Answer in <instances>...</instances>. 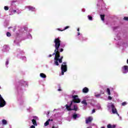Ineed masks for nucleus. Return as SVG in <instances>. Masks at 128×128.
<instances>
[{
  "instance_id": "1",
  "label": "nucleus",
  "mask_w": 128,
  "mask_h": 128,
  "mask_svg": "<svg viewBox=\"0 0 128 128\" xmlns=\"http://www.w3.org/2000/svg\"><path fill=\"white\" fill-rule=\"evenodd\" d=\"M54 42L55 44L54 47L56 49L54 50V52L52 54V56H55L54 64L55 66H58V58L60 56V51H58V49L60 46V38H55Z\"/></svg>"
},
{
  "instance_id": "2",
  "label": "nucleus",
  "mask_w": 128,
  "mask_h": 128,
  "mask_svg": "<svg viewBox=\"0 0 128 128\" xmlns=\"http://www.w3.org/2000/svg\"><path fill=\"white\" fill-rule=\"evenodd\" d=\"M72 98L73 100L70 102H68L66 105V108L68 110H75V112H76L78 110V106H75L74 104H79V102H80V100L78 99V96L72 95Z\"/></svg>"
},
{
  "instance_id": "3",
  "label": "nucleus",
  "mask_w": 128,
  "mask_h": 128,
  "mask_svg": "<svg viewBox=\"0 0 128 128\" xmlns=\"http://www.w3.org/2000/svg\"><path fill=\"white\" fill-rule=\"evenodd\" d=\"M11 6L10 8L9 12L10 16H12V14H20L22 12L20 10H18L16 8V4L18 2L16 0H13L10 2Z\"/></svg>"
},
{
  "instance_id": "4",
  "label": "nucleus",
  "mask_w": 128,
  "mask_h": 128,
  "mask_svg": "<svg viewBox=\"0 0 128 128\" xmlns=\"http://www.w3.org/2000/svg\"><path fill=\"white\" fill-rule=\"evenodd\" d=\"M107 108L109 112H112L114 114H118V116H120V114H118V110H116V108L112 102L108 103Z\"/></svg>"
},
{
  "instance_id": "5",
  "label": "nucleus",
  "mask_w": 128,
  "mask_h": 128,
  "mask_svg": "<svg viewBox=\"0 0 128 128\" xmlns=\"http://www.w3.org/2000/svg\"><path fill=\"white\" fill-rule=\"evenodd\" d=\"M115 40H119L117 44L118 46H128V40L126 42V43L122 42V40H120V34H118L114 38Z\"/></svg>"
},
{
  "instance_id": "6",
  "label": "nucleus",
  "mask_w": 128,
  "mask_h": 128,
  "mask_svg": "<svg viewBox=\"0 0 128 128\" xmlns=\"http://www.w3.org/2000/svg\"><path fill=\"white\" fill-rule=\"evenodd\" d=\"M96 8L98 10V12H100V10L106 8V4L104 2V0H98V2L96 4Z\"/></svg>"
},
{
  "instance_id": "7",
  "label": "nucleus",
  "mask_w": 128,
  "mask_h": 128,
  "mask_svg": "<svg viewBox=\"0 0 128 128\" xmlns=\"http://www.w3.org/2000/svg\"><path fill=\"white\" fill-rule=\"evenodd\" d=\"M61 75L64 76V72L68 71V65H66V62H64L61 66Z\"/></svg>"
},
{
  "instance_id": "8",
  "label": "nucleus",
  "mask_w": 128,
  "mask_h": 128,
  "mask_svg": "<svg viewBox=\"0 0 128 128\" xmlns=\"http://www.w3.org/2000/svg\"><path fill=\"white\" fill-rule=\"evenodd\" d=\"M22 34H23V36L27 34V38H29L30 40H32V35L30 33H28V28L26 27L22 29Z\"/></svg>"
},
{
  "instance_id": "9",
  "label": "nucleus",
  "mask_w": 128,
  "mask_h": 128,
  "mask_svg": "<svg viewBox=\"0 0 128 128\" xmlns=\"http://www.w3.org/2000/svg\"><path fill=\"white\" fill-rule=\"evenodd\" d=\"M77 34L78 36V40H80V42H84L86 40H88V38L83 37L82 34H80V32H78Z\"/></svg>"
},
{
  "instance_id": "10",
  "label": "nucleus",
  "mask_w": 128,
  "mask_h": 128,
  "mask_svg": "<svg viewBox=\"0 0 128 128\" xmlns=\"http://www.w3.org/2000/svg\"><path fill=\"white\" fill-rule=\"evenodd\" d=\"M6 104V102L4 100V98L0 99V108H4Z\"/></svg>"
},
{
  "instance_id": "11",
  "label": "nucleus",
  "mask_w": 128,
  "mask_h": 128,
  "mask_svg": "<svg viewBox=\"0 0 128 128\" xmlns=\"http://www.w3.org/2000/svg\"><path fill=\"white\" fill-rule=\"evenodd\" d=\"M122 74H128V66H124L122 67Z\"/></svg>"
},
{
  "instance_id": "12",
  "label": "nucleus",
  "mask_w": 128,
  "mask_h": 128,
  "mask_svg": "<svg viewBox=\"0 0 128 128\" xmlns=\"http://www.w3.org/2000/svg\"><path fill=\"white\" fill-rule=\"evenodd\" d=\"M22 54H24V51L20 50V54H17V56L18 58H20L22 60L26 61V56H24L20 58V56H22Z\"/></svg>"
},
{
  "instance_id": "13",
  "label": "nucleus",
  "mask_w": 128,
  "mask_h": 128,
  "mask_svg": "<svg viewBox=\"0 0 128 128\" xmlns=\"http://www.w3.org/2000/svg\"><path fill=\"white\" fill-rule=\"evenodd\" d=\"M32 122L34 126H38V124H36V120H38V118L36 116H34L32 117Z\"/></svg>"
},
{
  "instance_id": "14",
  "label": "nucleus",
  "mask_w": 128,
  "mask_h": 128,
  "mask_svg": "<svg viewBox=\"0 0 128 128\" xmlns=\"http://www.w3.org/2000/svg\"><path fill=\"white\" fill-rule=\"evenodd\" d=\"M18 103L20 106H22L24 104V97H20L18 99Z\"/></svg>"
},
{
  "instance_id": "15",
  "label": "nucleus",
  "mask_w": 128,
  "mask_h": 128,
  "mask_svg": "<svg viewBox=\"0 0 128 128\" xmlns=\"http://www.w3.org/2000/svg\"><path fill=\"white\" fill-rule=\"evenodd\" d=\"M80 118V114H78L76 112L74 113L72 116V118L75 120H78V118Z\"/></svg>"
},
{
  "instance_id": "16",
  "label": "nucleus",
  "mask_w": 128,
  "mask_h": 128,
  "mask_svg": "<svg viewBox=\"0 0 128 128\" xmlns=\"http://www.w3.org/2000/svg\"><path fill=\"white\" fill-rule=\"evenodd\" d=\"M8 50H10V47L7 45H4L2 49V52H8Z\"/></svg>"
},
{
  "instance_id": "17",
  "label": "nucleus",
  "mask_w": 128,
  "mask_h": 128,
  "mask_svg": "<svg viewBox=\"0 0 128 128\" xmlns=\"http://www.w3.org/2000/svg\"><path fill=\"white\" fill-rule=\"evenodd\" d=\"M26 8H28V10H30L31 12H36V8H34L32 6H27L26 7Z\"/></svg>"
},
{
  "instance_id": "18",
  "label": "nucleus",
  "mask_w": 128,
  "mask_h": 128,
  "mask_svg": "<svg viewBox=\"0 0 128 128\" xmlns=\"http://www.w3.org/2000/svg\"><path fill=\"white\" fill-rule=\"evenodd\" d=\"M53 120L52 119H49L44 124V126H48V124H50V122H53Z\"/></svg>"
},
{
  "instance_id": "19",
  "label": "nucleus",
  "mask_w": 128,
  "mask_h": 128,
  "mask_svg": "<svg viewBox=\"0 0 128 128\" xmlns=\"http://www.w3.org/2000/svg\"><path fill=\"white\" fill-rule=\"evenodd\" d=\"M20 85L24 86H28V82L24 80L20 82Z\"/></svg>"
},
{
  "instance_id": "20",
  "label": "nucleus",
  "mask_w": 128,
  "mask_h": 128,
  "mask_svg": "<svg viewBox=\"0 0 128 128\" xmlns=\"http://www.w3.org/2000/svg\"><path fill=\"white\" fill-rule=\"evenodd\" d=\"M82 92L84 94H88L90 92V90L88 88L85 87L82 89Z\"/></svg>"
},
{
  "instance_id": "21",
  "label": "nucleus",
  "mask_w": 128,
  "mask_h": 128,
  "mask_svg": "<svg viewBox=\"0 0 128 128\" xmlns=\"http://www.w3.org/2000/svg\"><path fill=\"white\" fill-rule=\"evenodd\" d=\"M92 117H88V118H87L86 119V124H88V122H92Z\"/></svg>"
},
{
  "instance_id": "22",
  "label": "nucleus",
  "mask_w": 128,
  "mask_h": 128,
  "mask_svg": "<svg viewBox=\"0 0 128 128\" xmlns=\"http://www.w3.org/2000/svg\"><path fill=\"white\" fill-rule=\"evenodd\" d=\"M96 108L98 110H102V106H100V104H98L96 105Z\"/></svg>"
},
{
  "instance_id": "23",
  "label": "nucleus",
  "mask_w": 128,
  "mask_h": 128,
  "mask_svg": "<svg viewBox=\"0 0 128 128\" xmlns=\"http://www.w3.org/2000/svg\"><path fill=\"white\" fill-rule=\"evenodd\" d=\"M87 100H83L81 102V103L82 104H84L85 106H88V102H86Z\"/></svg>"
},
{
  "instance_id": "24",
  "label": "nucleus",
  "mask_w": 128,
  "mask_h": 128,
  "mask_svg": "<svg viewBox=\"0 0 128 128\" xmlns=\"http://www.w3.org/2000/svg\"><path fill=\"white\" fill-rule=\"evenodd\" d=\"M68 28H70V26H66L63 30H61L60 28H57V30H60V32H63V30H68Z\"/></svg>"
},
{
  "instance_id": "25",
  "label": "nucleus",
  "mask_w": 128,
  "mask_h": 128,
  "mask_svg": "<svg viewBox=\"0 0 128 128\" xmlns=\"http://www.w3.org/2000/svg\"><path fill=\"white\" fill-rule=\"evenodd\" d=\"M40 76L42 78H46V76L44 73H40Z\"/></svg>"
},
{
  "instance_id": "26",
  "label": "nucleus",
  "mask_w": 128,
  "mask_h": 128,
  "mask_svg": "<svg viewBox=\"0 0 128 128\" xmlns=\"http://www.w3.org/2000/svg\"><path fill=\"white\" fill-rule=\"evenodd\" d=\"M116 126L114 124L112 125L110 124H109L108 125L107 128H116Z\"/></svg>"
},
{
  "instance_id": "27",
  "label": "nucleus",
  "mask_w": 128,
  "mask_h": 128,
  "mask_svg": "<svg viewBox=\"0 0 128 128\" xmlns=\"http://www.w3.org/2000/svg\"><path fill=\"white\" fill-rule=\"evenodd\" d=\"M94 96L97 98H100V94H96V92L94 93Z\"/></svg>"
},
{
  "instance_id": "28",
  "label": "nucleus",
  "mask_w": 128,
  "mask_h": 128,
  "mask_svg": "<svg viewBox=\"0 0 128 128\" xmlns=\"http://www.w3.org/2000/svg\"><path fill=\"white\" fill-rule=\"evenodd\" d=\"M63 58H64V56H62L60 58H58V62L60 64H62V59Z\"/></svg>"
},
{
  "instance_id": "29",
  "label": "nucleus",
  "mask_w": 128,
  "mask_h": 128,
  "mask_svg": "<svg viewBox=\"0 0 128 128\" xmlns=\"http://www.w3.org/2000/svg\"><path fill=\"white\" fill-rule=\"evenodd\" d=\"M2 124L4 126H6V124H8V122H6V120L4 119L2 120Z\"/></svg>"
},
{
  "instance_id": "30",
  "label": "nucleus",
  "mask_w": 128,
  "mask_h": 128,
  "mask_svg": "<svg viewBox=\"0 0 128 128\" xmlns=\"http://www.w3.org/2000/svg\"><path fill=\"white\" fill-rule=\"evenodd\" d=\"M100 16L101 18V20H102V22H104V15H100Z\"/></svg>"
},
{
  "instance_id": "31",
  "label": "nucleus",
  "mask_w": 128,
  "mask_h": 128,
  "mask_svg": "<svg viewBox=\"0 0 128 128\" xmlns=\"http://www.w3.org/2000/svg\"><path fill=\"white\" fill-rule=\"evenodd\" d=\"M106 92L108 94V96H110V88H108Z\"/></svg>"
},
{
  "instance_id": "32",
  "label": "nucleus",
  "mask_w": 128,
  "mask_h": 128,
  "mask_svg": "<svg viewBox=\"0 0 128 128\" xmlns=\"http://www.w3.org/2000/svg\"><path fill=\"white\" fill-rule=\"evenodd\" d=\"M84 98V100H87V102H88V100H90V99H88V98H90V96H86Z\"/></svg>"
},
{
  "instance_id": "33",
  "label": "nucleus",
  "mask_w": 128,
  "mask_h": 128,
  "mask_svg": "<svg viewBox=\"0 0 128 128\" xmlns=\"http://www.w3.org/2000/svg\"><path fill=\"white\" fill-rule=\"evenodd\" d=\"M88 19L89 20H92V17L90 15L88 16Z\"/></svg>"
},
{
  "instance_id": "34",
  "label": "nucleus",
  "mask_w": 128,
  "mask_h": 128,
  "mask_svg": "<svg viewBox=\"0 0 128 128\" xmlns=\"http://www.w3.org/2000/svg\"><path fill=\"white\" fill-rule=\"evenodd\" d=\"M6 34V36H8V38H10V36H12V34H10V32H7Z\"/></svg>"
},
{
  "instance_id": "35",
  "label": "nucleus",
  "mask_w": 128,
  "mask_h": 128,
  "mask_svg": "<svg viewBox=\"0 0 128 128\" xmlns=\"http://www.w3.org/2000/svg\"><path fill=\"white\" fill-rule=\"evenodd\" d=\"M14 44H16L17 46H19V44H20V42H18V40H15L14 41Z\"/></svg>"
},
{
  "instance_id": "36",
  "label": "nucleus",
  "mask_w": 128,
  "mask_h": 128,
  "mask_svg": "<svg viewBox=\"0 0 128 128\" xmlns=\"http://www.w3.org/2000/svg\"><path fill=\"white\" fill-rule=\"evenodd\" d=\"M8 63H9L8 59H7V60H6V68H8Z\"/></svg>"
},
{
  "instance_id": "37",
  "label": "nucleus",
  "mask_w": 128,
  "mask_h": 128,
  "mask_svg": "<svg viewBox=\"0 0 128 128\" xmlns=\"http://www.w3.org/2000/svg\"><path fill=\"white\" fill-rule=\"evenodd\" d=\"M128 103H126V102H123L122 104V106H126Z\"/></svg>"
},
{
  "instance_id": "38",
  "label": "nucleus",
  "mask_w": 128,
  "mask_h": 128,
  "mask_svg": "<svg viewBox=\"0 0 128 128\" xmlns=\"http://www.w3.org/2000/svg\"><path fill=\"white\" fill-rule=\"evenodd\" d=\"M8 6H5L4 7V9L6 10H8Z\"/></svg>"
},
{
  "instance_id": "39",
  "label": "nucleus",
  "mask_w": 128,
  "mask_h": 128,
  "mask_svg": "<svg viewBox=\"0 0 128 128\" xmlns=\"http://www.w3.org/2000/svg\"><path fill=\"white\" fill-rule=\"evenodd\" d=\"M124 20H128V17H124Z\"/></svg>"
},
{
  "instance_id": "40",
  "label": "nucleus",
  "mask_w": 128,
  "mask_h": 128,
  "mask_svg": "<svg viewBox=\"0 0 128 128\" xmlns=\"http://www.w3.org/2000/svg\"><path fill=\"white\" fill-rule=\"evenodd\" d=\"M112 98L110 96H108V100H112Z\"/></svg>"
},
{
  "instance_id": "41",
  "label": "nucleus",
  "mask_w": 128,
  "mask_h": 128,
  "mask_svg": "<svg viewBox=\"0 0 128 128\" xmlns=\"http://www.w3.org/2000/svg\"><path fill=\"white\" fill-rule=\"evenodd\" d=\"M96 112V109H93L92 110V114H94Z\"/></svg>"
},
{
  "instance_id": "42",
  "label": "nucleus",
  "mask_w": 128,
  "mask_h": 128,
  "mask_svg": "<svg viewBox=\"0 0 128 128\" xmlns=\"http://www.w3.org/2000/svg\"><path fill=\"white\" fill-rule=\"evenodd\" d=\"M30 128H36V126H34V125H32L30 126Z\"/></svg>"
},
{
  "instance_id": "43",
  "label": "nucleus",
  "mask_w": 128,
  "mask_h": 128,
  "mask_svg": "<svg viewBox=\"0 0 128 128\" xmlns=\"http://www.w3.org/2000/svg\"><path fill=\"white\" fill-rule=\"evenodd\" d=\"M52 128H58V126H52Z\"/></svg>"
},
{
  "instance_id": "44",
  "label": "nucleus",
  "mask_w": 128,
  "mask_h": 128,
  "mask_svg": "<svg viewBox=\"0 0 128 128\" xmlns=\"http://www.w3.org/2000/svg\"><path fill=\"white\" fill-rule=\"evenodd\" d=\"M64 52V49L63 48H61L60 50V52Z\"/></svg>"
},
{
  "instance_id": "45",
  "label": "nucleus",
  "mask_w": 128,
  "mask_h": 128,
  "mask_svg": "<svg viewBox=\"0 0 128 128\" xmlns=\"http://www.w3.org/2000/svg\"><path fill=\"white\" fill-rule=\"evenodd\" d=\"M16 28L14 27V28H13V32H16Z\"/></svg>"
},
{
  "instance_id": "46",
  "label": "nucleus",
  "mask_w": 128,
  "mask_h": 128,
  "mask_svg": "<svg viewBox=\"0 0 128 128\" xmlns=\"http://www.w3.org/2000/svg\"><path fill=\"white\" fill-rule=\"evenodd\" d=\"M82 12H86V9H84V8L82 9Z\"/></svg>"
},
{
  "instance_id": "47",
  "label": "nucleus",
  "mask_w": 128,
  "mask_h": 128,
  "mask_svg": "<svg viewBox=\"0 0 128 128\" xmlns=\"http://www.w3.org/2000/svg\"><path fill=\"white\" fill-rule=\"evenodd\" d=\"M47 112H48L47 116H48V114H50V111H48Z\"/></svg>"
},
{
  "instance_id": "48",
  "label": "nucleus",
  "mask_w": 128,
  "mask_h": 128,
  "mask_svg": "<svg viewBox=\"0 0 128 128\" xmlns=\"http://www.w3.org/2000/svg\"><path fill=\"white\" fill-rule=\"evenodd\" d=\"M60 109H54V112L55 110H58Z\"/></svg>"
},
{
  "instance_id": "49",
  "label": "nucleus",
  "mask_w": 128,
  "mask_h": 128,
  "mask_svg": "<svg viewBox=\"0 0 128 128\" xmlns=\"http://www.w3.org/2000/svg\"><path fill=\"white\" fill-rule=\"evenodd\" d=\"M52 54H50V55L48 56V58H52Z\"/></svg>"
},
{
  "instance_id": "50",
  "label": "nucleus",
  "mask_w": 128,
  "mask_h": 128,
  "mask_svg": "<svg viewBox=\"0 0 128 128\" xmlns=\"http://www.w3.org/2000/svg\"><path fill=\"white\" fill-rule=\"evenodd\" d=\"M2 98H3L2 97V95L0 94V99L1 100Z\"/></svg>"
},
{
  "instance_id": "51",
  "label": "nucleus",
  "mask_w": 128,
  "mask_h": 128,
  "mask_svg": "<svg viewBox=\"0 0 128 128\" xmlns=\"http://www.w3.org/2000/svg\"><path fill=\"white\" fill-rule=\"evenodd\" d=\"M72 93L74 94V91H72Z\"/></svg>"
},
{
  "instance_id": "52",
  "label": "nucleus",
  "mask_w": 128,
  "mask_h": 128,
  "mask_svg": "<svg viewBox=\"0 0 128 128\" xmlns=\"http://www.w3.org/2000/svg\"><path fill=\"white\" fill-rule=\"evenodd\" d=\"M60 90H62V89H58V92H60Z\"/></svg>"
},
{
  "instance_id": "53",
  "label": "nucleus",
  "mask_w": 128,
  "mask_h": 128,
  "mask_svg": "<svg viewBox=\"0 0 128 128\" xmlns=\"http://www.w3.org/2000/svg\"><path fill=\"white\" fill-rule=\"evenodd\" d=\"M78 30V32H80V28H78V30Z\"/></svg>"
},
{
  "instance_id": "54",
  "label": "nucleus",
  "mask_w": 128,
  "mask_h": 128,
  "mask_svg": "<svg viewBox=\"0 0 128 128\" xmlns=\"http://www.w3.org/2000/svg\"><path fill=\"white\" fill-rule=\"evenodd\" d=\"M65 46H66V45H64V44L63 45L62 48H64Z\"/></svg>"
},
{
  "instance_id": "55",
  "label": "nucleus",
  "mask_w": 128,
  "mask_h": 128,
  "mask_svg": "<svg viewBox=\"0 0 128 128\" xmlns=\"http://www.w3.org/2000/svg\"><path fill=\"white\" fill-rule=\"evenodd\" d=\"M30 110H32V108H30Z\"/></svg>"
},
{
  "instance_id": "56",
  "label": "nucleus",
  "mask_w": 128,
  "mask_h": 128,
  "mask_svg": "<svg viewBox=\"0 0 128 128\" xmlns=\"http://www.w3.org/2000/svg\"><path fill=\"white\" fill-rule=\"evenodd\" d=\"M101 94H104V92H101Z\"/></svg>"
},
{
  "instance_id": "57",
  "label": "nucleus",
  "mask_w": 128,
  "mask_h": 128,
  "mask_svg": "<svg viewBox=\"0 0 128 128\" xmlns=\"http://www.w3.org/2000/svg\"><path fill=\"white\" fill-rule=\"evenodd\" d=\"M127 64H128V59L127 60Z\"/></svg>"
},
{
  "instance_id": "58",
  "label": "nucleus",
  "mask_w": 128,
  "mask_h": 128,
  "mask_svg": "<svg viewBox=\"0 0 128 128\" xmlns=\"http://www.w3.org/2000/svg\"><path fill=\"white\" fill-rule=\"evenodd\" d=\"M8 28H12V27Z\"/></svg>"
},
{
  "instance_id": "59",
  "label": "nucleus",
  "mask_w": 128,
  "mask_h": 128,
  "mask_svg": "<svg viewBox=\"0 0 128 128\" xmlns=\"http://www.w3.org/2000/svg\"><path fill=\"white\" fill-rule=\"evenodd\" d=\"M100 98H102V97H100Z\"/></svg>"
}]
</instances>
